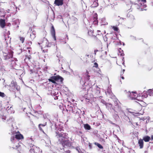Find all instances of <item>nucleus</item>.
<instances>
[{"mask_svg": "<svg viewBox=\"0 0 153 153\" xmlns=\"http://www.w3.org/2000/svg\"><path fill=\"white\" fill-rule=\"evenodd\" d=\"M64 130L61 128H59L56 131L55 137L58 138L59 144L62 146L63 148H74V147L71 145V143L69 140L68 134L63 132Z\"/></svg>", "mask_w": 153, "mask_h": 153, "instance_id": "1", "label": "nucleus"}, {"mask_svg": "<svg viewBox=\"0 0 153 153\" xmlns=\"http://www.w3.org/2000/svg\"><path fill=\"white\" fill-rule=\"evenodd\" d=\"M140 1L142 2V3L140 2L139 4H137L135 3H133L129 0H127L126 2L127 5H128L130 4V5L132 4H134L135 5H137V9L140 11L143 10H146V9H145L146 7V5L144 4V3L146 2V0H140Z\"/></svg>", "mask_w": 153, "mask_h": 153, "instance_id": "2", "label": "nucleus"}, {"mask_svg": "<svg viewBox=\"0 0 153 153\" xmlns=\"http://www.w3.org/2000/svg\"><path fill=\"white\" fill-rule=\"evenodd\" d=\"M24 139V137L20 132H16L15 134H12L10 138V140L13 143H15L18 140H21Z\"/></svg>", "mask_w": 153, "mask_h": 153, "instance_id": "3", "label": "nucleus"}, {"mask_svg": "<svg viewBox=\"0 0 153 153\" xmlns=\"http://www.w3.org/2000/svg\"><path fill=\"white\" fill-rule=\"evenodd\" d=\"M63 80V78L59 75L52 76L48 79L49 82L54 84L56 83V81L59 82L61 83H62Z\"/></svg>", "mask_w": 153, "mask_h": 153, "instance_id": "4", "label": "nucleus"}, {"mask_svg": "<svg viewBox=\"0 0 153 153\" xmlns=\"http://www.w3.org/2000/svg\"><path fill=\"white\" fill-rule=\"evenodd\" d=\"M2 52L5 60H8L10 58H12L13 56V52L10 50H3Z\"/></svg>", "mask_w": 153, "mask_h": 153, "instance_id": "5", "label": "nucleus"}, {"mask_svg": "<svg viewBox=\"0 0 153 153\" xmlns=\"http://www.w3.org/2000/svg\"><path fill=\"white\" fill-rule=\"evenodd\" d=\"M119 103V101L118 100H116L114 101V110H117L118 112L121 113L123 112V111L121 110V107Z\"/></svg>", "mask_w": 153, "mask_h": 153, "instance_id": "6", "label": "nucleus"}, {"mask_svg": "<svg viewBox=\"0 0 153 153\" xmlns=\"http://www.w3.org/2000/svg\"><path fill=\"white\" fill-rule=\"evenodd\" d=\"M38 44L39 45H40V44H42L43 46H44L45 47H51V43L49 42L48 40L45 38H44L43 39V41H42V43H41L38 42Z\"/></svg>", "mask_w": 153, "mask_h": 153, "instance_id": "7", "label": "nucleus"}, {"mask_svg": "<svg viewBox=\"0 0 153 153\" xmlns=\"http://www.w3.org/2000/svg\"><path fill=\"white\" fill-rule=\"evenodd\" d=\"M51 33L52 37L54 40H56V37L55 36V31L54 26L52 25L51 26Z\"/></svg>", "mask_w": 153, "mask_h": 153, "instance_id": "8", "label": "nucleus"}, {"mask_svg": "<svg viewBox=\"0 0 153 153\" xmlns=\"http://www.w3.org/2000/svg\"><path fill=\"white\" fill-rule=\"evenodd\" d=\"M105 105L106 108L109 111L111 112L112 110H114V108L112 107V105L111 103H107Z\"/></svg>", "mask_w": 153, "mask_h": 153, "instance_id": "9", "label": "nucleus"}, {"mask_svg": "<svg viewBox=\"0 0 153 153\" xmlns=\"http://www.w3.org/2000/svg\"><path fill=\"white\" fill-rule=\"evenodd\" d=\"M72 113L75 114V115H79L80 112H81L80 109H78L77 107H75L74 109H72Z\"/></svg>", "mask_w": 153, "mask_h": 153, "instance_id": "10", "label": "nucleus"}, {"mask_svg": "<svg viewBox=\"0 0 153 153\" xmlns=\"http://www.w3.org/2000/svg\"><path fill=\"white\" fill-rule=\"evenodd\" d=\"M128 96L131 97L132 99L136 97V92L135 91H132L131 92H130L129 91L128 92Z\"/></svg>", "mask_w": 153, "mask_h": 153, "instance_id": "11", "label": "nucleus"}, {"mask_svg": "<svg viewBox=\"0 0 153 153\" xmlns=\"http://www.w3.org/2000/svg\"><path fill=\"white\" fill-rule=\"evenodd\" d=\"M63 3V0H55L54 2V4L58 6L62 5Z\"/></svg>", "mask_w": 153, "mask_h": 153, "instance_id": "12", "label": "nucleus"}, {"mask_svg": "<svg viewBox=\"0 0 153 153\" xmlns=\"http://www.w3.org/2000/svg\"><path fill=\"white\" fill-rule=\"evenodd\" d=\"M5 20L4 19H0V26L1 28H3L5 26Z\"/></svg>", "mask_w": 153, "mask_h": 153, "instance_id": "13", "label": "nucleus"}, {"mask_svg": "<svg viewBox=\"0 0 153 153\" xmlns=\"http://www.w3.org/2000/svg\"><path fill=\"white\" fill-rule=\"evenodd\" d=\"M114 113L113 114V117H114L116 119H117L119 118V117L118 116V113H120L121 114L120 112H118L117 110H114Z\"/></svg>", "mask_w": 153, "mask_h": 153, "instance_id": "14", "label": "nucleus"}, {"mask_svg": "<svg viewBox=\"0 0 153 153\" xmlns=\"http://www.w3.org/2000/svg\"><path fill=\"white\" fill-rule=\"evenodd\" d=\"M138 144L140 149H142L143 147V141L142 139H140L138 140Z\"/></svg>", "mask_w": 153, "mask_h": 153, "instance_id": "15", "label": "nucleus"}, {"mask_svg": "<svg viewBox=\"0 0 153 153\" xmlns=\"http://www.w3.org/2000/svg\"><path fill=\"white\" fill-rule=\"evenodd\" d=\"M10 86L13 87V88H16L17 87L16 83L13 80H12L11 82Z\"/></svg>", "mask_w": 153, "mask_h": 153, "instance_id": "16", "label": "nucleus"}, {"mask_svg": "<svg viewBox=\"0 0 153 153\" xmlns=\"http://www.w3.org/2000/svg\"><path fill=\"white\" fill-rule=\"evenodd\" d=\"M95 17H94V21H93V23L94 24H98V21L97 20V13H96L94 15Z\"/></svg>", "mask_w": 153, "mask_h": 153, "instance_id": "17", "label": "nucleus"}, {"mask_svg": "<svg viewBox=\"0 0 153 153\" xmlns=\"http://www.w3.org/2000/svg\"><path fill=\"white\" fill-rule=\"evenodd\" d=\"M46 123H47V122H45V123H44L43 124H39V130L40 131H42L43 132H44V131L42 128V127H45L46 126Z\"/></svg>", "mask_w": 153, "mask_h": 153, "instance_id": "18", "label": "nucleus"}, {"mask_svg": "<svg viewBox=\"0 0 153 153\" xmlns=\"http://www.w3.org/2000/svg\"><path fill=\"white\" fill-rule=\"evenodd\" d=\"M84 127L86 130H89L91 129V126L88 124H84Z\"/></svg>", "mask_w": 153, "mask_h": 153, "instance_id": "19", "label": "nucleus"}, {"mask_svg": "<svg viewBox=\"0 0 153 153\" xmlns=\"http://www.w3.org/2000/svg\"><path fill=\"white\" fill-rule=\"evenodd\" d=\"M118 54L120 56H123L124 55V53H123V51L121 49V48H119L118 49Z\"/></svg>", "mask_w": 153, "mask_h": 153, "instance_id": "20", "label": "nucleus"}, {"mask_svg": "<svg viewBox=\"0 0 153 153\" xmlns=\"http://www.w3.org/2000/svg\"><path fill=\"white\" fill-rule=\"evenodd\" d=\"M150 139V137L148 136H144L143 137V140H144L146 142H149Z\"/></svg>", "mask_w": 153, "mask_h": 153, "instance_id": "21", "label": "nucleus"}, {"mask_svg": "<svg viewBox=\"0 0 153 153\" xmlns=\"http://www.w3.org/2000/svg\"><path fill=\"white\" fill-rule=\"evenodd\" d=\"M0 12L1 13V14L2 15L1 16L4 17L5 16L6 12L5 11L4 9L3 8L0 9Z\"/></svg>", "mask_w": 153, "mask_h": 153, "instance_id": "22", "label": "nucleus"}, {"mask_svg": "<svg viewBox=\"0 0 153 153\" xmlns=\"http://www.w3.org/2000/svg\"><path fill=\"white\" fill-rule=\"evenodd\" d=\"M94 144L95 145L97 146L100 149H103V146L101 145L100 144L97 143L95 142L94 143Z\"/></svg>", "mask_w": 153, "mask_h": 153, "instance_id": "23", "label": "nucleus"}, {"mask_svg": "<svg viewBox=\"0 0 153 153\" xmlns=\"http://www.w3.org/2000/svg\"><path fill=\"white\" fill-rule=\"evenodd\" d=\"M73 149H75L76 150L77 153H83L79 147L77 146L75 147H74V148Z\"/></svg>", "mask_w": 153, "mask_h": 153, "instance_id": "24", "label": "nucleus"}, {"mask_svg": "<svg viewBox=\"0 0 153 153\" xmlns=\"http://www.w3.org/2000/svg\"><path fill=\"white\" fill-rule=\"evenodd\" d=\"M120 113L121 114H123L124 115L123 118L126 121H128V120H129V118L125 115L124 112L123 111V112H121Z\"/></svg>", "mask_w": 153, "mask_h": 153, "instance_id": "25", "label": "nucleus"}, {"mask_svg": "<svg viewBox=\"0 0 153 153\" xmlns=\"http://www.w3.org/2000/svg\"><path fill=\"white\" fill-rule=\"evenodd\" d=\"M147 93L150 96H153V88L149 89Z\"/></svg>", "mask_w": 153, "mask_h": 153, "instance_id": "26", "label": "nucleus"}, {"mask_svg": "<svg viewBox=\"0 0 153 153\" xmlns=\"http://www.w3.org/2000/svg\"><path fill=\"white\" fill-rule=\"evenodd\" d=\"M32 44V42L30 41L27 42L25 45L26 48H31L30 47Z\"/></svg>", "mask_w": 153, "mask_h": 153, "instance_id": "27", "label": "nucleus"}, {"mask_svg": "<svg viewBox=\"0 0 153 153\" xmlns=\"http://www.w3.org/2000/svg\"><path fill=\"white\" fill-rule=\"evenodd\" d=\"M60 149L62 150V152H63V151H64L65 153H71V151L69 150H66L64 148H60Z\"/></svg>", "mask_w": 153, "mask_h": 153, "instance_id": "28", "label": "nucleus"}, {"mask_svg": "<svg viewBox=\"0 0 153 153\" xmlns=\"http://www.w3.org/2000/svg\"><path fill=\"white\" fill-rule=\"evenodd\" d=\"M68 107L69 108H70L69 110L70 111L71 110H72V109L75 108V106L73 104H71V103L70 104V105H68Z\"/></svg>", "mask_w": 153, "mask_h": 153, "instance_id": "29", "label": "nucleus"}, {"mask_svg": "<svg viewBox=\"0 0 153 153\" xmlns=\"http://www.w3.org/2000/svg\"><path fill=\"white\" fill-rule=\"evenodd\" d=\"M139 96L142 97H143L144 96V98H146L147 97L148 95L146 94H145H145H144V93H141V94H139L138 95V96H137V97Z\"/></svg>", "mask_w": 153, "mask_h": 153, "instance_id": "30", "label": "nucleus"}, {"mask_svg": "<svg viewBox=\"0 0 153 153\" xmlns=\"http://www.w3.org/2000/svg\"><path fill=\"white\" fill-rule=\"evenodd\" d=\"M49 114L47 113L45 114H43L44 118L45 120H48V118L49 117Z\"/></svg>", "mask_w": 153, "mask_h": 153, "instance_id": "31", "label": "nucleus"}, {"mask_svg": "<svg viewBox=\"0 0 153 153\" xmlns=\"http://www.w3.org/2000/svg\"><path fill=\"white\" fill-rule=\"evenodd\" d=\"M107 51H104L102 50V55H101V56H105L107 54Z\"/></svg>", "mask_w": 153, "mask_h": 153, "instance_id": "32", "label": "nucleus"}, {"mask_svg": "<svg viewBox=\"0 0 153 153\" xmlns=\"http://www.w3.org/2000/svg\"><path fill=\"white\" fill-rule=\"evenodd\" d=\"M20 143H18V144L15 147H13L12 148L13 149H17L20 146Z\"/></svg>", "mask_w": 153, "mask_h": 153, "instance_id": "33", "label": "nucleus"}, {"mask_svg": "<svg viewBox=\"0 0 153 153\" xmlns=\"http://www.w3.org/2000/svg\"><path fill=\"white\" fill-rule=\"evenodd\" d=\"M112 27L113 29L115 31H117L119 30L118 28L116 26H113Z\"/></svg>", "mask_w": 153, "mask_h": 153, "instance_id": "34", "label": "nucleus"}, {"mask_svg": "<svg viewBox=\"0 0 153 153\" xmlns=\"http://www.w3.org/2000/svg\"><path fill=\"white\" fill-rule=\"evenodd\" d=\"M98 5V4L96 1H94L92 7H96Z\"/></svg>", "mask_w": 153, "mask_h": 153, "instance_id": "35", "label": "nucleus"}, {"mask_svg": "<svg viewBox=\"0 0 153 153\" xmlns=\"http://www.w3.org/2000/svg\"><path fill=\"white\" fill-rule=\"evenodd\" d=\"M131 39L132 40H137V39H136V37L134 36L131 35L130 36Z\"/></svg>", "mask_w": 153, "mask_h": 153, "instance_id": "36", "label": "nucleus"}, {"mask_svg": "<svg viewBox=\"0 0 153 153\" xmlns=\"http://www.w3.org/2000/svg\"><path fill=\"white\" fill-rule=\"evenodd\" d=\"M19 39L22 42V43H23L25 41V38L23 37H19Z\"/></svg>", "mask_w": 153, "mask_h": 153, "instance_id": "37", "label": "nucleus"}, {"mask_svg": "<svg viewBox=\"0 0 153 153\" xmlns=\"http://www.w3.org/2000/svg\"><path fill=\"white\" fill-rule=\"evenodd\" d=\"M30 37L31 39L32 40L33 39L35 38V35L34 34H30Z\"/></svg>", "mask_w": 153, "mask_h": 153, "instance_id": "38", "label": "nucleus"}, {"mask_svg": "<svg viewBox=\"0 0 153 153\" xmlns=\"http://www.w3.org/2000/svg\"><path fill=\"white\" fill-rule=\"evenodd\" d=\"M25 57H26V58L24 59L25 60L27 59L28 60H29L31 58V56L30 55H29V56L27 55V56H25Z\"/></svg>", "mask_w": 153, "mask_h": 153, "instance_id": "39", "label": "nucleus"}, {"mask_svg": "<svg viewBox=\"0 0 153 153\" xmlns=\"http://www.w3.org/2000/svg\"><path fill=\"white\" fill-rule=\"evenodd\" d=\"M92 32L91 30H89L88 31V33L89 35H92L93 36L95 37H96V36L94 35H93L92 33Z\"/></svg>", "mask_w": 153, "mask_h": 153, "instance_id": "40", "label": "nucleus"}, {"mask_svg": "<svg viewBox=\"0 0 153 153\" xmlns=\"http://www.w3.org/2000/svg\"><path fill=\"white\" fill-rule=\"evenodd\" d=\"M88 147L90 149H91L92 148V143H91L90 142L88 143Z\"/></svg>", "mask_w": 153, "mask_h": 153, "instance_id": "41", "label": "nucleus"}, {"mask_svg": "<svg viewBox=\"0 0 153 153\" xmlns=\"http://www.w3.org/2000/svg\"><path fill=\"white\" fill-rule=\"evenodd\" d=\"M97 31H98V33H99L97 34V36H101V35H102V33H100V31L98 30Z\"/></svg>", "mask_w": 153, "mask_h": 153, "instance_id": "42", "label": "nucleus"}, {"mask_svg": "<svg viewBox=\"0 0 153 153\" xmlns=\"http://www.w3.org/2000/svg\"><path fill=\"white\" fill-rule=\"evenodd\" d=\"M94 65L93 66V67H94L96 68H97L98 67V64L97 62H94Z\"/></svg>", "mask_w": 153, "mask_h": 153, "instance_id": "43", "label": "nucleus"}, {"mask_svg": "<svg viewBox=\"0 0 153 153\" xmlns=\"http://www.w3.org/2000/svg\"><path fill=\"white\" fill-rule=\"evenodd\" d=\"M0 96L4 97V93L0 92Z\"/></svg>", "mask_w": 153, "mask_h": 153, "instance_id": "44", "label": "nucleus"}, {"mask_svg": "<svg viewBox=\"0 0 153 153\" xmlns=\"http://www.w3.org/2000/svg\"><path fill=\"white\" fill-rule=\"evenodd\" d=\"M51 15L52 16V17L51 18V19H54V13H53V12H52L51 13Z\"/></svg>", "mask_w": 153, "mask_h": 153, "instance_id": "45", "label": "nucleus"}, {"mask_svg": "<svg viewBox=\"0 0 153 153\" xmlns=\"http://www.w3.org/2000/svg\"><path fill=\"white\" fill-rule=\"evenodd\" d=\"M90 76L89 75H88L87 76H86V77L85 78L86 80H87V81L89 80L90 79V78H89Z\"/></svg>", "mask_w": 153, "mask_h": 153, "instance_id": "46", "label": "nucleus"}, {"mask_svg": "<svg viewBox=\"0 0 153 153\" xmlns=\"http://www.w3.org/2000/svg\"><path fill=\"white\" fill-rule=\"evenodd\" d=\"M101 102L103 104H105L106 105V104L107 103H106V102L103 100H101Z\"/></svg>", "mask_w": 153, "mask_h": 153, "instance_id": "47", "label": "nucleus"}, {"mask_svg": "<svg viewBox=\"0 0 153 153\" xmlns=\"http://www.w3.org/2000/svg\"><path fill=\"white\" fill-rule=\"evenodd\" d=\"M127 121L128 122V125H130L131 124H132V125H133L132 124V122H131L130 119H129V120L128 121Z\"/></svg>", "mask_w": 153, "mask_h": 153, "instance_id": "48", "label": "nucleus"}, {"mask_svg": "<svg viewBox=\"0 0 153 153\" xmlns=\"http://www.w3.org/2000/svg\"><path fill=\"white\" fill-rule=\"evenodd\" d=\"M41 49L42 50V51H43V52L45 53V52H47V50H42V49L43 48H41Z\"/></svg>", "mask_w": 153, "mask_h": 153, "instance_id": "49", "label": "nucleus"}, {"mask_svg": "<svg viewBox=\"0 0 153 153\" xmlns=\"http://www.w3.org/2000/svg\"><path fill=\"white\" fill-rule=\"evenodd\" d=\"M35 32L33 30L32 32L31 33V34H34L35 35Z\"/></svg>", "mask_w": 153, "mask_h": 153, "instance_id": "50", "label": "nucleus"}, {"mask_svg": "<svg viewBox=\"0 0 153 153\" xmlns=\"http://www.w3.org/2000/svg\"><path fill=\"white\" fill-rule=\"evenodd\" d=\"M137 39V40H141L142 42H143V39H140L139 38H136Z\"/></svg>", "mask_w": 153, "mask_h": 153, "instance_id": "51", "label": "nucleus"}, {"mask_svg": "<svg viewBox=\"0 0 153 153\" xmlns=\"http://www.w3.org/2000/svg\"><path fill=\"white\" fill-rule=\"evenodd\" d=\"M115 36H112L111 37V38L112 39H115Z\"/></svg>", "mask_w": 153, "mask_h": 153, "instance_id": "52", "label": "nucleus"}, {"mask_svg": "<svg viewBox=\"0 0 153 153\" xmlns=\"http://www.w3.org/2000/svg\"><path fill=\"white\" fill-rule=\"evenodd\" d=\"M80 82L81 84H82V85L83 84L84 82L82 80H80Z\"/></svg>", "mask_w": 153, "mask_h": 153, "instance_id": "53", "label": "nucleus"}, {"mask_svg": "<svg viewBox=\"0 0 153 153\" xmlns=\"http://www.w3.org/2000/svg\"><path fill=\"white\" fill-rule=\"evenodd\" d=\"M10 109V110L12 111L13 109V108L12 107V106H10L9 108V109H8V110Z\"/></svg>", "mask_w": 153, "mask_h": 153, "instance_id": "54", "label": "nucleus"}, {"mask_svg": "<svg viewBox=\"0 0 153 153\" xmlns=\"http://www.w3.org/2000/svg\"><path fill=\"white\" fill-rule=\"evenodd\" d=\"M97 51H98V50H94V53L95 54H96V53Z\"/></svg>", "mask_w": 153, "mask_h": 153, "instance_id": "55", "label": "nucleus"}, {"mask_svg": "<svg viewBox=\"0 0 153 153\" xmlns=\"http://www.w3.org/2000/svg\"><path fill=\"white\" fill-rule=\"evenodd\" d=\"M151 138L152 140H153V135H152L151 136Z\"/></svg>", "mask_w": 153, "mask_h": 153, "instance_id": "56", "label": "nucleus"}, {"mask_svg": "<svg viewBox=\"0 0 153 153\" xmlns=\"http://www.w3.org/2000/svg\"><path fill=\"white\" fill-rule=\"evenodd\" d=\"M148 153V151L147 150L145 151L144 153Z\"/></svg>", "mask_w": 153, "mask_h": 153, "instance_id": "57", "label": "nucleus"}, {"mask_svg": "<svg viewBox=\"0 0 153 153\" xmlns=\"http://www.w3.org/2000/svg\"><path fill=\"white\" fill-rule=\"evenodd\" d=\"M54 99L55 100H57L58 99V98L57 97H56L54 98Z\"/></svg>", "mask_w": 153, "mask_h": 153, "instance_id": "58", "label": "nucleus"}, {"mask_svg": "<svg viewBox=\"0 0 153 153\" xmlns=\"http://www.w3.org/2000/svg\"><path fill=\"white\" fill-rule=\"evenodd\" d=\"M122 60L123 62L124 61V57H122Z\"/></svg>", "mask_w": 153, "mask_h": 153, "instance_id": "59", "label": "nucleus"}, {"mask_svg": "<svg viewBox=\"0 0 153 153\" xmlns=\"http://www.w3.org/2000/svg\"><path fill=\"white\" fill-rule=\"evenodd\" d=\"M124 62H125V61H124L123 62V63H122V64H123V65H124V66H125V63H124Z\"/></svg>", "mask_w": 153, "mask_h": 153, "instance_id": "60", "label": "nucleus"}, {"mask_svg": "<svg viewBox=\"0 0 153 153\" xmlns=\"http://www.w3.org/2000/svg\"><path fill=\"white\" fill-rule=\"evenodd\" d=\"M125 71V69H123V71H122V72H123V74L124 71Z\"/></svg>", "mask_w": 153, "mask_h": 153, "instance_id": "61", "label": "nucleus"}, {"mask_svg": "<svg viewBox=\"0 0 153 153\" xmlns=\"http://www.w3.org/2000/svg\"><path fill=\"white\" fill-rule=\"evenodd\" d=\"M84 114H85V112H84V111H83V112H82V114L83 115H84Z\"/></svg>", "mask_w": 153, "mask_h": 153, "instance_id": "62", "label": "nucleus"}, {"mask_svg": "<svg viewBox=\"0 0 153 153\" xmlns=\"http://www.w3.org/2000/svg\"><path fill=\"white\" fill-rule=\"evenodd\" d=\"M6 117H4L3 118H2V119H3L4 120H5L6 119Z\"/></svg>", "mask_w": 153, "mask_h": 153, "instance_id": "63", "label": "nucleus"}, {"mask_svg": "<svg viewBox=\"0 0 153 153\" xmlns=\"http://www.w3.org/2000/svg\"><path fill=\"white\" fill-rule=\"evenodd\" d=\"M10 10L9 9H8L7 10V13H9V11Z\"/></svg>", "mask_w": 153, "mask_h": 153, "instance_id": "64", "label": "nucleus"}]
</instances>
